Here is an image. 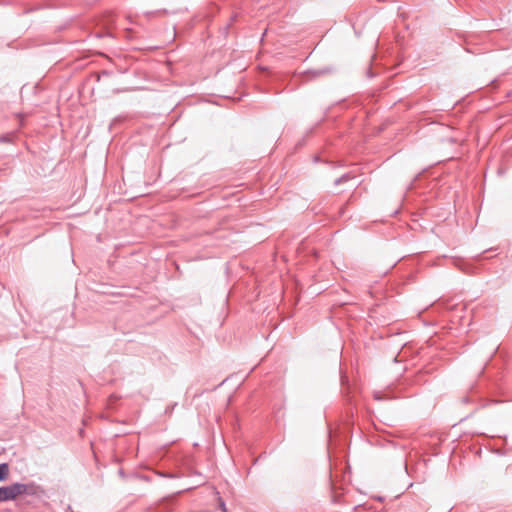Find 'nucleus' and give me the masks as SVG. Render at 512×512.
<instances>
[{
  "mask_svg": "<svg viewBox=\"0 0 512 512\" xmlns=\"http://www.w3.org/2000/svg\"><path fill=\"white\" fill-rule=\"evenodd\" d=\"M34 484L13 483L9 486L0 487V503L15 500L23 494H34Z\"/></svg>",
  "mask_w": 512,
  "mask_h": 512,
  "instance_id": "1",
  "label": "nucleus"
},
{
  "mask_svg": "<svg viewBox=\"0 0 512 512\" xmlns=\"http://www.w3.org/2000/svg\"><path fill=\"white\" fill-rule=\"evenodd\" d=\"M9 475V465L7 463L0 464V481L7 479Z\"/></svg>",
  "mask_w": 512,
  "mask_h": 512,
  "instance_id": "2",
  "label": "nucleus"
},
{
  "mask_svg": "<svg viewBox=\"0 0 512 512\" xmlns=\"http://www.w3.org/2000/svg\"><path fill=\"white\" fill-rule=\"evenodd\" d=\"M348 179H350V177L348 175H343L342 177L335 180V184L337 185L339 183L347 181Z\"/></svg>",
  "mask_w": 512,
  "mask_h": 512,
  "instance_id": "3",
  "label": "nucleus"
},
{
  "mask_svg": "<svg viewBox=\"0 0 512 512\" xmlns=\"http://www.w3.org/2000/svg\"><path fill=\"white\" fill-rule=\"evenodd\" d=\"M374 398L376 400H382L383 399V397L381 396V394L379 392L374 393Z\"/></svg>",
  "mask_w": 512,
  "mask_h": 512,
  "instance_id": "4",
  "label": "nucleus"
},
{
  "mask_svg": "<svg viewBox=\"0 0 512 512\" xmlns=\"http://www.w3.org/2000/svg\"><path fill=\"white\" fill-rule=\"evenodd\" d=\"M314 75H320V72H313Z\"/></svg>",
  "mask_w": 512,
  "mask_h": 512,
  "instance_id": "5",
  "label": "nucleus"
}]
</instances>
